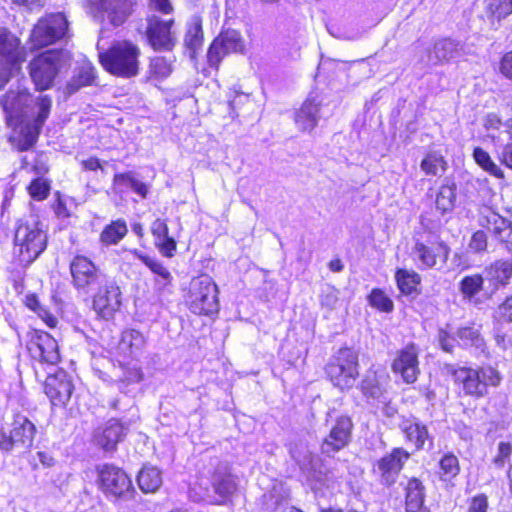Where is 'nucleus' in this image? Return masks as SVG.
Here are the masks:
<instances>
[{"label": "nucleus", "instance_id": "obj_1", "mask_svg": "<svg viewBox=\"0 0 512 512\" xmlns=\"http://www.w3.org/2000/svg\"><path fill=\"white\" fill-rule=\"evenodd\" d=\"M481 224L490 230L496 237L502 238L503 232L508 233V238L512 237V230L508 220L500 214L490 211ZM506 249L512 254V239H507ZM484 280L487 288L484 291V299H491L500 289L506 287L512 278V260L497 259L484 268Z\"/></svg>", "mask_w": 512, "mask_h": 512}, {"label": "nucleus", "instance_id": "obj_2", "mask_svg": "<svg viewBox=\"0 0 512 512\" xmlns=\"http://www.w3.org/2000/svg\"><path fill=\"white\" fill-rule=\"evenodd\" d=\"M47 246V231L36 216L17 220L13 238V256L20 265L30 266L47 249Z\"/></svg>", "mask_w": 512, "mask_h": 512}, {"label": "nucleus", "instance_id": "obj_3", "mask_svg": "<svg viewBox=\"0 0 512 512\" xmlns=\"http://www.w3.org/2000/svg\"><path fill=\"white\" fill-rule=\"evenodd\" d=\"M141 50L130 40L114 41L98 55L99 63L109 74L124 79L136 77L140 72Z\"/></svg>", "mask_w": 512, "mask_h": 512}, {"label": "nucleus", "instance_id": "obj_4", "mask_svg": "<svg viewBox=\"0 0 512 512\" xmlns=\"http://www.w3.org/2000/svg\"><path fill=\"white\" fill-rule=\"evenodd\" d=\"M195 494L211 506H230L239 494V478L227 467L215 468L209 475V484H198Z\"/></svg>", "mask_w": 512, "mask_h": 512}, {"label": "nucleus", "instance_id": "obj_5", "mask_svg": "<svg viewBox=\"0 0 512 512\" xmlns=\"http://www.w3.org/2000/svg\"><path fill=\"white\" fill-rule=\"evenodd\" d=\"M35 104L38 111L32 120L19 118L13 122L14 127H10L15 132V135L10 138V142L19 152L28 151L37 143L42 128L51 113L52 98L49 95H40L36 98Z\"/></svg>", "mask_w": 512, "mask_h": 512}, {"label": "nucleus", "instance_id": "obj_6", "mask_svg": "<svg viewBox=\"0 0 512 512\" xmlns=\"http://www.w3.org/2000/svg\"><path fill=\"white\" fill-rule=\"evenodd\" d=\"M95 485L103 496L112 501H127L135 495L130 475L121 467L105 463L96 466Z\"/></svg>", "mask_w": 512, "mask_h": 512}, {"label": "nucleus", "instance_id": "obj_7", "mask_svg": "<svg viewBox=\"0 0 512 512\" xmlns=\"http://www.w3.org/2000/svg\"><path fill=\"white\" fill-rule=\"evenodd\" d=\"M184 303L191 313L211 317L219 311L218 287L211 277H194L184 295Z\"/></svg>", "mask_w": 512, "mask_h": 512}, {"label": "nucleus", "instance_id": "obj_8", "mask_svg": "<svg viewBox=\"0 0 512 512\" xmlns=\"http://www.w3.org/2000/svg\"><path fill=\"white\" fill-rule=\"evenodd\" d=\"M65 63L62 49H47L35 55L28 64V72L35 90L42 92L50 89Z\"/></svg>", "mask_w": 512, "mask_h": 512}, {"label": "nucleus", "instance_id": "obj_9", "mask_svg": "<svg viewBox=\"0 0 512 512\" xmlns=\"http://www.w3.org/2000/svg\"><path fill=\"white\" fill-rule=\"evenodd\" d=\"M69 21L63 12L46 13L34 24L29 43L33 50H40L69 38Z\"/></svg>", "mask_w": 512, "mask_h": 512}, {"label": "nucleus", "instance_id": "obj_10", "mask_svg": "<svg viewBox=\"0 0 512 512\" xmlns=\"http://www.w3.org/2000/svg\"><path fill=\"white\" fill-rule=\"evenodd\" d=\"M36 431L35 424L27 416L20 412L14 413L10 425L0 427V450H28L33 444Z\"/></svg>", "mask_w": 512, "mask_h": 512}, {"label": "nucleus", "instance_id": "obj_11", "mask_svg": "<svg viewBox=\"0 0 512 512\" xmlns=\"http://www.w3.org/2000/svg\"><path fill=\"white\" fill-rule=\"evenodd\" d=\"M83 6L93 19L118 27L132 16L137 0H85Z\"/></svg>", "mask_w": 512, "mask_h": 512}, {"label": "nucleus", "instance_id": "obj_12", "mask_svg": "<svg viewBox=\"0 0 512 512\" xmlns=\"http://www.w3.org/2000/svg\"><path fill=\"white\" fill-rule=\"evenodd\" d=\"M70 284L79 294H89L103 276L101 267L88 255L76 253L69 261Z\"/></svg>", "mask_w": 512, "mask_h": 512}, {"label": "nucleus", "instance_id": "obj_13", "mask_svg": "<svg viewBox=\"0 0 512 512\" xmlns=\"http://www.w3.org/2000/svg\"><path fill=\"white\" fill-rule=\"evenodd\" d=\"M332 411L327 413L326 421H330L329 432L321 440V454L331 457L345 449L352 442L354 423L348 414H339L332 417Z\"/></svg>", "mask_w": 512, "mask_h": 512}, {"label": "nucleus", "instance_id": "obj_14", "mask_svg": "<svg viewBox=\"0 0 512 512\" xmlns=\"http://www.w3.org/2000/svg\"><path fill=\"white\" fill-rule=\"evenodd\" d=\"M463 374L462 388L466 396L481 399L488 394L487 388L498 387L502 381L500 372L492 366H479L477 368L461 367Z\"/></svg>", "mask_w": 512, "mask_h": 512}, {"label": "nucleus", "instance_id": "obj_15", "mask_svg": "<svg viewBox=\"0 0 512 512\" xmlns=\"http://www.w3.org/2000/svg\"><path fill=\"white\" fill-rule=\"evenodd\" d=\"M412 254L420 270L433 269L447 262L450 248L439 235L432 234L425 240L417 239L412 248Z\"/></svg>", "mask_w": 512, "mask_h": 512}, {"label": "nucleus", "instance_id": "obj_16", "mask_svg": "<svg viewBox=\"0 0 512 512\" xmlns=\"http://www.w3.org/2000/svg\"><path fill=\"white\" fill-rule=\"evenodd\" d=\"M122 308V290L114 279L98 286L91 299V309L100 320H113Z\"/></svg>", "mask_w": 512, "mask_h": 512}, {"label": "nucleus", "instance_id": "obj_17", "mask_svg": "<svg viewBox=\"0 0 512 512\" xmlns=\"http://www.w3.org/2000/svg\"><path fill=\"white\" fill-rule=\"evenodd\" d=\"M411 454L402 447H394L373 464L372 473L379 483L386 488L393 487Z\"/></svg>", "mask_w": 512, "mask_h": 512}, {"label": "nucleus", "instance_id": "obj_18", "mask_svg": "<svg viewBox=\"0 0 512 512\" xmlns=\"http://www.w3.org/2000/svg\"><path fill=\"white\" fill-rule=\"evenodd\" d=\"M329 381L340 390L350 389L357 377V354H337L332 357L325 367Z\"/></svg>", "mask_w": 512, "mask_h": 512}, {"label": "nucleus", "instance_id": "obj_19", "mask_svg": "<svg viewBox=\"0 0 512 512\" xmlns=\"http://www.w3.org/2000/svg\"><path fill=\"white\" fill-rule=\"evenodd\" d=\"M175 19H162L159 16L147 18L145 37L148 45L154 51H172L177 43V37L173 31Z\"/></svg>", "mask_w": 512, "mask_h": 512}, {"label": "nucleus", "instance_id": "obj_20", "mask_svg": "<svg viewBox=\"0 0 512 512\" xmlns=\"http://www.w3.org/2000/svg\"><path fill=\"white\" fill-rule=\"evenodd\" d=\"M65 369L60 367L57 372L49 374L43 382V392L53 408H65L75 389Z\"/></svg>", "mask_w": 512, "mask_h": 512}, {"label": "nucleus", "instance_id": "obj_21", "mask_svg": "<svg viewBox=\"0 0 512 512\" xmlns=\"http://www.w3.org/2000/svg\"><path fill=\"white\" fill-rule=\"evenodd\" d=\"M26 59V50L18 37L0 31V67L8 72L19 71Z\"/></svg>", "mask_w": 512, "mask_h": 512}, {"label": "nucleus", "instance_id": "obj_22", "mask_svg": "<svg viewBox=\"0 0 512 512\" xmlns=\"http://www.w3.org/2000/svg\"><path fill=\"white\" fill-rule=\"evenodd\" d=\"M132 253L153 274V282L156 291L161 294L171 292L174 277L164 262L136 249L133 250Z\"/></svg>", "mask_w": 512, "mask_h": 512}, {"label": "nucleus", "instance_id": "obj_23", "mask_svg": "<svg viewBox=\"0 0 512 512\" xmlns=\"http://www.w3.org/2000/svg\"><path fill=\"white\" fill-rule=\"evenodd\" d=\"M427 196L432 200L437 214L444 216L453 212L457 202V184L446 178L436 189L429 188Z\"/></svg>", "mask_w": 512, "mask_h": 512}, {"label": "nucleus", "instance_id": "obj_24", "mask_svg": "<svg viewBox=\"0 0 512 512\" xmlns=\"http://www.w3.org/2000/svg\"><path fill=\"white\" fill-rule=\"evenodd\" d=\"M203 18L199 14L192 15L186 23L185 33L183 37V45L189 52L192 60L198 58L204 44Z\"/></svg>", "mask_w": 512, "mask_h": 512}, {"label": "nucleus", "instance_id": "obj_25", "mask_svg": "<svg viewBox=\"0 0 512 512\" xmlns=\"http://www.w3.org/2000/svg\"><path fill=\"white\" fill-rule=\"evenodd\" d=\"M388 382L389 375L387 373L369 372L361 381L360 390L367 401L374 405L385 397Z\"/></svg>", "mask_w": 512, "mask_h": 512}, {"label": "nucleus", "instance_id": "obj_26", "mask_svg": "<svg viewBox=\"0 0 512 512\" xmlns=\"http://www.w3.org/2000/svg\"><path fill=\"white\" fill-rule=\"evenodd\" d=\"M30 94L27 91L9 90L0 98L1 106L5 112L6 124L14 127L13 122L19 120L20 114L23 112L28 102Z\"/></svg>", "mask_w": 512, "mask_h": 512}, {"label": "nucleus", "instance_id": "obj_27", "mask_svg": "<svg viewBox=\"0 0 512 512\" xmlns=\"http://www.w3.org/2000/svg\"><path fill=\"white\" fill-rule=\"evenodd\" d=\"M400 429L405 441L413 445L415 451H420L424 448L426 440L429 438V432L425 424L413 416L402 417Z\"/></svg>", "mask_w": 512, "mask_h": 512}, {"label": "nucleus", "instance_id": "obj_28", "mask_svg": "<svg viewBox=\"0 0 512 512\" xmlns=\"http://www.w3.org/2000/svg\"><path fill=\"white\" fill-rule=\"evenodd\" d=\"M321 103L315 98H306L294 114V122L303 131H312L318 124Z\"/></svg>", "mask_w": 512, "mask_h": 512}, {"label": "nucleus", "instance_id": "obj_29", "mask_svg": "<svg viewBox=\"0 0 512 512\" xmlns=\"http://www.w3.org/2000/svg\"><path fill=\"white\" fill-rule=\"evenodd\" d=\"M23 305L33 312L48 328L56 329L59 324V317L50 307L42 303L36 292H29L24 296Z\"/></svg>", "mask_w": 512, "mask_h": 512}, {"label": "nucleus", "instance_id": "obj_30", "mask_svg": "<svg viewBox=\"0 0 512 512\" xmlns=\"http://www.w3.org/2000/svg\"><path fill=\"white\" fill-rule=\"evenodd\" d=\"M484 277L480 273L465 275L459 282V291L464 300L474 304H480L484 299Z\"/></svg>", "mask_w": 512, "mask_h": 512}, {"label": "nucleus", "instance_id": "obj_31", "mask_svg": "<svg viewBox=\"0 0 512 512\" xmlns=\"http://www.w3.org/2000/svg\"><path fill=\"white\" fill-rule=\"evenodd\" d=\"M438 480L446 486H453V481L461 473V465L459 458L452 452L448 451L441 455L437 463Z\"/></svg>", "mask_w": 512, "mask_h": 512}, {"label": "nucleus", "instance_id": "obj_32", "mask_svg": "<svg viewBox=\"0 0 512 512\" xmlns=\"http://www.w3.org/2000/svg\"><path fill=\"white\" fill-rule=\"evenodd\" d=\"M404 510L426 503V486L417 476L406 478L402 483Z\"/></svg>", "mask_w": 512, "mask_h": 512}, {"label": "nucleus", "instance_id": "obj_33", "mask_svg": "<svg viewBox=\"0 0 512 512\" xmlns=\"http://www.w3.org/2000/svg\"><path fill=\"white\" fill-rule=\"evenodd\" d=\"M112 187L119 192H123L130 187L142 199L147 198L149 194L148 184L138 180L132 171L115 173L112 178Z\"/></svg>", "mask_w": 512, "mask_h": 512}, {"label": "nucleus", "instance_id": "obj_34", "mask_svg": "<svg viewBox=\"0 0 512 512\" xmlns=\"http://www.w3.org/2000/svg\"><path fill=\"white\" fill-rule=\"evenodd\" d=\"M125 436L124 427L118 421L110 422L95 435V443L105 451H113Z\"/></svg>", "mask_w": 512, "mask_h": 512}, {"label": "nucleus", "instance_id": "obj_35", "mask_svg": "<svg viewBox=\"0 0 512 512\" xmlns=\"http://www.w3.org/2000/svg\"><path fill=\"white\" fill-rule=\"evenodd\" d=\"M418 365L417 354H399L392 363V370L400 374L405 383L412 384L420 372Z\"/></svg>", "mask_w": 512, "mask_h": 512}, {"label": "nucleus", "instance_id": "obj_36", "mask_svg": "<svg viewBox=\"0 0 512 512\" xmlns=\"http://www.w3.org/2000/svg\"><path fill=\"white\" fill-rule=\"evenodd\" d=\"M136 479L140 490L144 494L156 493L163 484L162 471L151 464H144Z\"/></svg>", "mask_w": 512, "mask_h": 512}, {"label": "nucleus", "instance_id": "obj_37", "mask_svg": "<svg viewBox=\"0 0 512 512\" xmlns=\"http://www.w3.org/2000/svg\"><path fill=\"white\" fill-rule=\"evenodd\" d=\"M213 40L230 55L244 54L246 51L245 40L239 30L222 28Z\"/></svg>", "mask_w": 512, "mask_h": 512}, {"label": "nucleus", "instance_id": "obj_38", "mask_svg": "<svg viewBox=\"0 0 512 512\" xmlns=\"http://www.w3.org/2000/svg\"><path fill=\"white\" fill-rule=\"evenodd\" d=\"M448 168V161L439 150L427 151L420 162V169L426 176L441 177Z\"/></svg>", "mask_w": 512, "mask_h": 512}, {"label": "nucleus", "instance_id": "obj_39", "mask_svg": "<svg viewBox=\"0 0 512 512\" xmlns=\"http://www.w3.org/2000/svg\"><path fill=\"white\" fill-rule=\"evenodd\" d=\"M128 234V225L125 219L117 218L106 224L99 234V242L103 246L119 244Z\"/></svg>", "mask_w": 512, "mask_h": 512}, {"label": "nucleus", "instance_id": "obj_40", "mask_svg": "<svg viewBox=\"0 0 512 512\" xmlns=\"http://www.w3.org/2000/svg\"><path fill=\"white\" fill-rule=\"evenodd\" d=\"M394 279L400 294L404 296L418 293V287L422 281L421 275L418 272L406 268H396Z\"/></svg>", "mask_w": 512, "mask_h": 512}, {"label": "nucleus", "instance_id": "obj_41", "mask_svg": "<svg viewBox=\"0 0 512 512\" xmlns=\"http://www.w3.org/2000/svg\"><path fill=\"white\" fill-rule=\"evenodd\" d=\"M456 341L462 349H475L483 352L485 346L480 330L474 324L460 327L456 332Z\"/></svg>", "mask_w": 512, "mask_h": 512}, {"label": "nucleus", "instance_id": "obj_42", "mask_svg": "<svg viewBox=\"0 0 512 512\" xmlns=\"http://www.w3.org/2000/svg\"><path fill=\"white\" fill-rule=\"evenodd\" d=\"M96 70L90 63H84L78 67L77 72L66 84L68 94H74L83 87L94 85L96 82Z\"/></svg>", "mask_w": 512, "mask_h": 512}, {"label": "nucleus", "instance_id": "obj_43", "mask_svg": "<svg viewBox=\"0 0 512 512\" xmlns=\"http://www.w3.org/2000/svg\"><path fill=\"white\" fill-rule=\"evenodd\" d=\"M228 55L226 50L222 49L221 46L212 39L206 51L205 65L201 70L202 75L209 77L212 74H218L222 61Z\"/></svg>", "mask_w": 512, "mask_h": 512}, {"label": "nucleus", "instance_id": "obj_44", "mask_svg": "<svg viewBox=\"0 0 512 512\" xmlns=\"http://www.w3.org/2000/svg\"><path fill=\"white\" fill-rule=\"evenodd\" d=\"M146 338L135 329H125L122 331L117 344L119 352H138L145 348Z\"/></svg>", "mask_w": 512, "mask_h": 512}, {"label": "nucleus", "instance_id": "obj_45", "mask_svg": "<svg viewBox=\"0 0 512 512\" xmlns=\"http://www.w3.org/2000/svg\"><path fill=\"white\" fill-rule=\"evenodd\" d=\"M472 157L474 162L489 175L501 180L505 178L504 171L498 164L495 163L491 155L482 147H474L472 151Z\"/></svg>", "mask_w": 512, "mask_h": 512}, {"label": "nucleus", "instance_id": "obj_46", "mask_svg": "<svg viewBox=\"0 0 512 512\" xmlns=\"http://www.w3.org/2000/svg\"><path fill=\"white\" fill-rule=\"evenodd\" d=\"M484 11L492 22H501L512 14V0H484Z\"/></svg>", "mask_w": 512, "mask_h": 512}, {"label": "nucleus", "instance_id": "obj_47", "mask_svg": "<svg viewBox=\"0 0 512 512\" xmlns=\"http://www.w3.org/2000/svg\"><path fill=\"white\" fill-rule=\"evenodd\" d=\"M173 62L165 56H154L150 58L147 70V80L161 81L171 75Z\"/></svg>", "mask_w": 512, "mask_h": 512}, {"label": "nucleus", "instance_id": "obj_48", "mask_svg": "<svg viewBox=\"0 0 512 512\" xmlns=\"http://www.w3.org/2000/svg\"><path fill=\"white\" fill-rule=\"evenodd\" d=\"M367 302L370 307L381 313H392L395 308L393 300L383 288H372L367 295Z\"/></svg>", "mask_w": 512, "mask_h": 512}, {"label": "nucleus", "instance_id": "obj_49", "mask_svg": "<svg viewBox=\"0 0 512 512\" xmlns=\"http://www.w3.org/2000/svg\"><path fill=\"white\" fill-rule=\"evenodd\" d=\"M26 191L32 200L42 202L50 195L51 180L45 177L32 178L26 186Z\"/></svg>", "mask_w": 512, "mask_h": 512}, {"label": "nucleus", "instance_id": "obj_50", "mask_svg": "<svg viewBox=\"0 0 512 512\" xmlns=\"http://www.w3.org/2000/svg\"><path fill=\"white\" fill-rule=\"evenodd\" d=\"M30 342L39 352H58L59 350L57 340L43 330H35L31 335Z\"/></svg>", "mask_w": 512, "mask_h": 512}, {"label": "nucleus", "instance_id": "obj_51", "mask_svg": "<svg viewBox=\"0 0 512 512\" xmlns=\"http://www.w3.org/2000/svg\"><path fill=\"white\" fill-rule=\"evenodd\" d=\"M489 498L488 495L481 492L470 497L467 501L466 512H488Z\"/></svg>", "mask_w": 512, "mask_h": 512}, {"label": "nucleus", "instance_id": "obj_52", "mask_svg": "<svg viewBox=\"0 0 512 512\" xmlns=\"http://www.w3.org/2000/svg\"><path fill=\"white\" fill-rule=\"evenodd\" d=\"M511 455L512 444L508 441H501L498 443L497 453L493 457L492 462L496 467L502 468L509 461Z\"/></svg>", "mask_w": 512, "mask_h": 512}, {"label": "nucleus", "instance_id": "obj_53", "mask_svg": "<svg viewBox=\"0 0 512 512\" xmlns=\"http://www.w3.org/2000/svg\"><path fill=\"white\" fill-rule=\"evenodd\" d=\"M155 246L159 252L167 258H172L175 255L177 249V243L175 239L169 235L155 241Z\"/></svg>", "mask_w": 512, "mask_h": 512}, {"label": "nucleus", "instance_id": "obj_54", "mask_svg": "<svg viewBox=\"0 0 512 512\" xmlns=\"http://www.w3.org/2000/svg\"><path fill=\"white\" fill-rule=\"evenodd\" d=\"M488 237L483 230L475 231L470 239L469 248L475 253H482L487 250Z\"/></svg>", "mask_w": 512, "mask_h": 512}, {"label": "nucleus", "instance_id": "obj_55", "mask_svg": "<svg viewBox=\"0 0 512 512\" xmlns=\"http://www.w3.org/2000/svg\"><path fill=\"white\" fill-rule=\"evenodd\" d=\"M52 210L59 219H67L71 217V211L68 208L65 199L62 198L59 192H56V199L52 204Z\"/></svg>", "mask_w": 512, "mask_h": 512}, {"label": "nucleus", "instance_id": "obj_56", "mask_svg": "<svg viewBox=\"0 0 512 512\" xmlns=\"http://www.w3.org/2000/svg\"><path fill=\"white\" fill-rule=\"evenodd\" d=\"M36 361L44 370L56 366H59L60 368V365L63 362L61 354H39L38 358H36Z\"/></svg>", "mask_w": 512, "mask_h": 512}, {"label": "nucleus", "instance_id": "obj_57", "mask_svg": "<svg viewBox=\"0 0 512 512\" xmlns=\"http://www.w3.org/2000/svg\"><path fill=\"white\" fill-rule=\"evenodd\" d=\"M150 230L155 241L169 235V227L167 221L161 218H157L152 222Z\"/></svg>", "mask_w": 512, "mask_h": 512}, {"label": "nucleus", "instance_id": "obj_58", "mask_svg": "<svg viewBox=\"0 0 512 512\" xmlns=\"http://www.w3.org/2000/svg\"><path fill=\"white\" fill-rule=\"evenodd\" d=\"M499 71L508 80H512V50L505 52L499 61Z\"/></svg>", "mask_w": 512, "mask_h": 512}, {"label": "nucleus", "instance_id": "obj_59", "mask_svg": "<svg viewBox=\"0 0 512 512\" xmlns=\"http://www.w3.org/2000/svg\"><path fill=\"white\" fill-rule=\"evenodd\" d=\"M498 317L502 322L512 323V295L506 297L498 306Z\"/></svg>", "mask_w": 512, "mask_h": 512}, {"label": "nucleus", "instance_id": "obj_60", "mask_svg": "<svg viewBox=\"0 0 512 512\" xmlns=\"http://www.w3.org/2000/svg\"><path fill=\"white\" fill-rule=\"evenodd\" d=\"M497 158L503 166L512 170V141L501 147V150L497 153Z\"/></svg>", "mask_w": 512, "mask_h": 512}, {"label": "nucleus", "instance_id": "obj_61", "mask_svg": "<svg viewBox=\"0 0 512 512\" xmlns=\"http://www.w3.org/2000/svg\"><path fill=\"white\" fill-rule=\"evenodd\" d=\"M373 406L388 418L394 417L397 413V408L392 405L391 400L387 399L386 396L382 398L380 402H376Z\"/></svg>", "mask_w": 512, "mask_h": 512}, {"label": "nucleus", "instance_id": "obj_62", "mask_svg": "<svg viewBox=\"0 0 512 512\" xmlns=\"http://www.w3.org/2000/svg\"><path fill=\"white\" fill-rule=\"evenodd\" d=\"M149 5L154 11L163 15H169L174 12V6L170 0H149Z\"/></svg>", "mask_w": 512, "mask_h": 512}, {"label": "nucleus", "instance_id": "obj_63", "mask_svg": "<svg viewBox=\"0 0 512 512\" xmlns=\"http://www.w3.org/2000/svg\"><path fill=\"white\" fill-rule=\"evenodd\" d=\"M81 168L83 171H97L103 170V165L101 160L96 156H90L87 159H84L80 162Z\"/></svg>", "mask_w": 512, "mask_h": 512}, {"label": "nucleus", "instance_id": "obj_64", "mask_svg": "<svg viewBox=\"0 0 512 512\" xmlns=\"http://www.w3.org/2000/svg\"><path fill=\"white\" fill-rule=\"evenodd\" d=\"M30 171L37 175V177H44L50 171L49 165L41 158H36L31 165Z\"/></svg>", "mask_w": 512, "mask_h": 512}]
</instances>
